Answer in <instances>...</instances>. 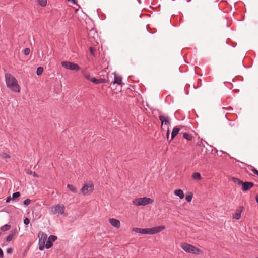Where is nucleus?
Masks as SVG:
<instances>
[{"label":"nucleus","mask_w":258,"mask_h":258,"mask_svg":"<svg viewBox=\"0 0 258 258\" xmlns=\"http://www.w3.org/2000/svg\"><path fill=\"white\" fill-rule=\"evenodd\" d=\"M174 194L179 197L180 199H183L184 197L183 191L181 189H177L174 191Z\"/></svg>","instance_id":"nucleus-14"},{"label":"nucleus","mask_w":258,"mask_h":258,"mask_svg":"<svg viewBox=\"0 0 258 258\" xmlns=\"http://www.w3.org/2000/svg\"><path fill=\"white\" fill-rule=\"evenodd\" d=\"M180 246L186 252L196 254H202L203 253L201 249L196 247L192 245L188 244L187 243H181Z\"/></svg>","instance_id":"nucleus-2"},{"label":"nucleus","mask_w":258,"mask_h":258,"mask_svg":"<svg viewBox=\"0 0 258 258\" xmlns=\"http://www.w3.org/2000/svg\"><path fill=\"white\" fill-rule=\"evenodd\" d=\"M192 196H193V195L192 193L191 192H189L188 193V195H186V196H185V199L188 201V202H190L192 200Z\"/></svg>","instance_id":"nucleus-23"},{"label":"nucleus","mask_w":258,"mask_h":258,"mask_svg":"<svg viewBox=\"0 0 258 258\" xmlns=\"http://www.w3.org/2000/svg\"><path fill=\"white\" fill-rule=\"evenodd\" d=\"M241 211H236L234 214H233V218L236 220L239 219L241 217Z\"/></svg>","instance_id":"nucleus-15"},{"label":"nucleus","mask_w":258,"mask_h":258,"mask_svg":"<svg viewBox=\"0 0 258 258\" xmlns=\"http://www.w3.org/2000/svg\"><path fill=\"white\" fill-rule=\"evenodd\" d=\"M37 2L42 7H44L47 4V0H37Z\"/></svg>","instance_id":"nucleus-22"},{"label":"nucleus","mask_w":258,"mask_h":258,"mask_svg":"<svg viewBox=\"0 0 258 258\" xmlns=\"http://www.w3.org/2000/svg\"><path fill=\"white\" fill-rule=\"evenodd\" d=\"M192 177L194 179L197 180H201V174L199 172H196L194 173L192 175Z\"/></svg>","instance_id":"nucleus-19"},{"label":"nucleus","mask_w":258,"mask_h":258,"mask_svg":"<svg viewBox=\"0 0 258 258\" xmlns=\"http://www.w3.org/2000/svg\"><path fill=\"white\" fill-rule=\"evenodd\" d=\"M43 68L42 67H39L37 68V70H36V74L38 75V76H40L41 75L43 72Z\"/></svg>","instance_id":"nucleus-20"},{"label":"nucleus","mask_w":258,"mask_h":258,"mask_svg":"<svg viewBox=\"0 0 258 258\" xmlns=\"http://www.w3.org/2000/svg\"><path fill=\"white\" fill-rule=\"evenodd\" d=\"M67 187L73 193H76L77 191V188L72 184H68Z\"/></svg>","instance_id":"nucleus-17"},{"label":"nucleus","mask_w":258,"mask_h":258,"mask_svg":"<svg viewBox=\"0 0 258 258\" xmlns=\"http://www.w3.org/2000/svg\"><path fill=\"white\" fill-rule=\"evenodd\" d=\"M255 199H256V202L258 203V195H257L256 196V198H255Z\"/></svg>","instance_id":"nucleus-43"},{"label":"nucleus","mask_w":258,"mask_h":258,"mask_svg":"<svg viewBox=\"0 0 258 258\" xmlns=\"http://www.w3.org/2000/svg\"><path fill=\"white\" fill-rule=\"evenodd\" d=\"M61 65L64 68L72 71H78L80 68L78 64L67 61H62Z\"/></svg>","instance_id":"nucleus-5"},{"label":"nucleus","mask_w":258,"mask_h":258,"mask_svg":"<svg viewBox=\"0 0 258 258\" xmlns=\"http://www.w3.org/2000/svg\"><path fill=\"white\" fill-rule=\"evenodd\" d=\"M39 242L45 243L47 239V235L43 232L38 233Z\"/></svg>","instance_id":"nucleus-10"},{"label":"nucleus","mask_w":258,"mask_h":258,"mask_svg":"<svg viewBox=\"0 0 258 258\" xmlns=\"http://www.w3.org/2000/svg\"><path fill=\"white\" fill-rule=\"evenodd\" d=\"M180 131L179 128L177 126H175L173 128L172 132L171 133V140H172L174 138V137L177 135Z\"/></svg>","instance_id":"nucleus-13"},{"label":"nucleus","mask_w":258,"mask_h":258,"mask_svg":"<svg viewBox=\"0 0 258 258\" xmlns=\"http://www.w3.org/2000/svg\"><path fill=\"white\" fill-rule=\"evenodd\" d=\"M94 185L92 182L85 183L82 187L81 191L83 195H86L89 192L92 191Z\"/></svg>","instance_id":"nucleus-6"},{"label":"nucleus","mask_w":258,"mask_h":258,"mask_svg":"<svg viewBox=\"0 0 258 258\" xmlns=\"http://www.w3.org/2000/svg\"><path fill=\"white\" fill-rule=\"evenodd\" d=\"M142 229L139 228H134L133 229V231H134L136 233H142Z\"/></svg>","instance_id":"nucleus-31"},{"label":"nucleus","mask_w":258,"mask_h":258,"mask_svg":"<svg viewBox=\"0 0 258 258\" xmlns=\"http://www.w3.org/2000/svg\"><path fill=\"white\" fill-rule=\"evenodd\" d=\"M2 157L3 158H10V156L6 153H3Z\"/></svg>","instance_id":"nucleus-35"},{"label":"nucleus","mask_w":258,"mask_h":258,"mask_svg":"<svg viewBox=\"0 0 258 258\" xmlns=\"http://www.w3.org/2000/svg\"><path fill=\"white\" fill-rule=\"evenodd\" d=\"M169 130H168V131H167V136H168H168H169Z\"/></svg>","instance_id":"nucleus-44"},{"label":"nucleus","mask_w":258,"mask_h":258,"mask_svg":"<svg viewBox=\"0 0 258 258\" xmlns=\"http://www.w3.org/2000/svg\"><path fill=\"white\" fill-rule=\"evenodd\" d=\"M159 118L162 125L163 123L167 125L170 124V118L168 116L160 115Z\"/></svg>","instance_id":"nucleus-8"},{"label":"nucleus","mask_w":258,"mask_h":258,"mask_svg":"<svg viewBox=\"0 0 258 258\" xmlns=\"http://www.w3.org/2000/svg\"><path fill=\"white\" fill-rule=\"evenodd\" d=\"M89 51L91 55H94V50L92 47H89Z\"/></svg>","instance_id":"nucleus-36"},{"label":"nucleus","mask_w":258,"mask_h":258,"mask_svg":"<svg viewBox=\"0 0 258 258\" xmlns=\"http://www.w3.org/2000/svg\"><path fill=\"white\" fill-rule=\"evenodd\" d=\"M30 222L29 219L28 218H26L24 220V223L25 225H28Z\"/></svg>","instance_id":"nucleus-37"},{"label":"nucleus","mask_w":258,"mask_h":258,"mask_svg":"<svg viewBox=\"0 0 258 258\" xmlns=\"http://www.w3.org/2000/svg\"><path fill=\"white\" fill-rule=\"evenodd\" d=\"M248 168L251 170L255 174L258 176V170L255 169L253 166L251 165L248 166Z\"/></svg>","instance_id":"nucleus-26"},{"label":"nucleus","mask_w":258,"mask_h":258,"mask_svg":"<svg viewBox=\"0 0 258 258\" xmlns=\"http://www.w3.org/2000/svg\"><path fill=\"white\" fill-rule=\"evenodd\" d=\"M30 203L31 200L29 199H27L24 201L23 204L25 206H28L30 204Z\"/></svg>","instance_id":"nucleus-32"},{"label":"nucleus","mask_w":258,"mask_h":258,"mask_svg":"<svg viewBox=\"0 0 258 258\" xmlns=\"http://www.w3.org/2000/svg\"><path fill=\"white\" fill-rule=\"evenodd\" d=\"M30 49L28 48H26L24 49V54L25 55H28L30 53Z\"/></svg>","instance_id":"nucleus-34"},{"label":"nucleus","mask_w":258,"mask_h":258,"mask_svg":"<svg viewBox=\"0 0 258 258\" xmlns=\"http://www.w3.org/2000/svg\"><path fill=\"white\" fill-rule=\"evenodd\" d=\"M242 185V189L243 191H247L252 187L254 185L253 183L251 182H242L241 183Z\"/></svg>","instance_id":"nucleus-9"},{"label":"nucleus","mask_w":258,"mask_h":258,"mask_svg":"<svg viewBox=\"0 0 258 258\" xmlns=\"http://www.w3.org/2000/svg\"><path fill=\"white\" fill-rule=\"evenodd\" d=\"M20 196V193L19 192H15L12 194V199H15Z\"/></svg>","instance_id":"nucleus-27"},{"label":"nucleus","mask_w":258,"mask_h":258,"mask_svg":"<svg viewBox=\"0 0 258 258\" xmlns=\"http://www.w3.org/2000/svg\"><path fill=\"white\" fill-rule=\"evenodd\" d=\"M11 228V226L10 225L6 224L4 226L1 228V230L3 231H6L9 230Z\"/></svg>","instance_id":"nucleus-24"},{"label":"nucleus","mask_w":258,"mask_h":258,"mask_svg":"<svg viewBox=\"0 0 258 258\" xmlns=\"http://www.w3.org/2000/svg\"><path fill=\"white\" fill-rule=\"evenodd\" d=\"M109 221L113 226L117 228L120 227V223L119 220L114 218H110Z\"/></svg>","instance_id":"nucleus-11"},{"label":"nucleus","mask_w":258,"mask_h":258,"mask_svg":"<svg viewBox=\"0 0 258 258\" xmlns=\"http://www.w3.org/2000/svg\"><path fill=\"white\" fill-rule=\"evenodd\" d=\"M82 73H83V76L85 77V79H86L88 80H90L91 81V79H92V77H91L90 75L89 74L84 72Z\"/></svg>","instance_id":"nucleus-25"},{"label":"nucleus","mask_w":258,"mask_h":258,"mask_svg":"<svg viewBox=\"0 0 258 258\" xmlns=\"http://www.w3.org/2000/svg\"><path fill=\"white\" fill-rule=\"evenodd\" d=\"M68 1H71L72 3L75 4L76 3V0H68Z\"/></svg>","instance_id":"nucleus-41"},{"label":"nucleus","mask_w":258,"mask_h":258,"mask_svg":"<svg viewBox=\"0 0 258 258\" xmlns=\"http://www.w3.org/2000/svg\"><path fill=\"white\" fill-rule=\"evenodd\" d=\"M57 239V237L54 235H51L49 237L46 242L45 247L47 249L50 248L52 245V242Z\"/></svg>","instance_id":"nucleus-7"},{"label":"nucleus","mask_w":258,"mask_h":258,"mask_svg":"<svg viewBox=\"0 0 258 258\" xmlns=\"http://www.w3.org/2000/svg\"><path fill=\"white\" fill-rule=\"evenodd\" d=\"M3 257V250L0 248V257Z\"/></svg>","instance_id":"nucleus-40"},{"label":"nucleus","mask_w":258,"mask_h":258,"mask_svg":"<svg viewBox=\"0 0 258 258\" xmlns=\"http://www.w3.org/2000/svg\"><path fill=\"white\" fill-rule=\"evenodd\" d=\"M165 228L164 226H159L151 228L142 229V234L152 235L162 231Z\"/></svg>","instance_id":"nucleus-3"},{"label":"nucleus","mask_w":258,"mask_h":258,"mask_svg":"<svg viewBox=\"0 0 258 258\" xmlns=\"http://www.w3.org/2000/svg\"><path fill=\"white\" fill-rule=\"evenodd\" d=\"M91 82L96 84H99L101 83H105L107 82V81L104 78L96 79L95 78H92Z\"/></svg>","instance_id":"nucleus-12"},{"label":"nucleus","mask_w":258,"mask_h":258,"mask_svg":"<svg viewBox=\"0 0 258 258\" xmlns=\"http://www.w3.org/2000/svg\"><path fill=\"white\" fill-rule=\"evenodd\" d=\"M15 234L14 233H13V234H10L9 236H7V237L6 238V241H11L13 239V237H14V236Z\"/></svg>","instance_id":"nucleus-28"},{"label":"nucleus","mask_w":258,"mask_h":258,"mask_svg":"<svg viewBox=\"0 0 258 258\" xmlns=\"http://www.w3.org/2000/svg\"><path fill=\"white\" fill-rule=\"evenodd\" d=\"M12 251H13V249L11 248H8L7 249V252L9 254H11L12 253Z\"/></svg>","instance_id":"nucleus-38"},{"label":"nucleus","mask_w":258,"mask_h":258,"mask_svg":"<svg viewBox=\"0 0 258 258\" xmlns=\"http://www.w3.org/2000/svg\"><path fill=\"white\" fill-rule=\"evenodd\" d=\"M5 82L7 87L14 92H19L20 88L17 80L10 73H6L5 75Z\"/></svg>","instance_id":"nucleus-1"},{"label":"nucleus","mask_w":258,"mask_h":258,"mask_svg":"<svg viewBox=\"0 0 258 258\" xmlns=\"http://www.w3.org/2000/svg\"><path fill=\"white\" fill-rule=\"evenodd\" d=\"M45 243L39 242V249L40 250H43L45 247Z\"/></svg>","instance_id":"nucleus-30"},{"label":"nucleus","mask_w":258,"mask_h":258,"mask_svg":"<svg viewBox=\"0 0 258 258\" xmlns=\"http://www.w3.org/2000/svg\"><path fill=\"white\" fill-rule=\"evenodd\" d=\"M30 174H32L33 176L35 177H38V175L35 172H33V173L31 172Z\"/></svg>","instance_id":"nucleus-39"},{"label":"nucleus","mask_w":258,"mask_h":258,"mask_svg":"<svg viewBox=\"0 0 258 258\" xmlns=\"http://www.w3.org/2000/svg\"><path fill=\"white\" fill-rule=\"evenodd\" d=\"M64 208V206H63V207H61L59 205H56V206L54 207V210H63Z\"/></svg>","instance_id":"nucleus-33"},{"label":"nucleus","mask_w":258,"mask_h":258,"mask_svg":"<svg viewBox=\"0 0 258 258\" xmlns=\"http://www.w3.org/2000/svg\"><path fill=\"white\" fill-rule=\"evenodd\" d=\"M183 137L184 138L187 139L188 141L191 140L192 138V136L191 134H190L187 133H184L183 135Z\"/></svg>","instance_id":"nucleus-18"},{"label":"nucleus","mask_w":258,"mask_h":258,"mask_svg":"<svg viewBox=\"0 0 258 258\" xmlns=\"http://www.w3.org/2000/svg\"><path fill=\"white\" fill-rule=\"evenodd\" d=\"M153 200L147 197L137 198L133 201V204L136 206H144L152 203Z\"/></svg>","instance_id":"nucleus-4"},{"label":"nucleus","mask_w":258,"mask_h":258,"mask_svg":"<svg viewBox=\"0 0 258 258\" xmlns=\"http://www.w3.org/2000/svg\"><path fill=\"white\" fill-rule=\"evenodd\" d=\"M232 180L235 183H237L238 185H241L243 182L241 180H240V179H239L238 178H237L235 177L232 178Z\"/></svg>","instance_id":"nucleus-21"},{"label":"nucleus","mask_w":258,"mask_h":258,"mask_svg":"<svg viewBox=\"0 0 258 258\" xmlns=\"http://www.w3.org/2000/svg\"><path fill=\"white\" fill-rule=\"evenodd\" d=\"M64 214V211H53V214L57 215H63Z\"/></svg>","instance_id":"nucleus-29"},{"label":"nucleus","mask_w":258,"mask_h":258,"mask_svg":"<svg viewBox=\"0 0 258 258\" xmlns=\"http://www.w3.org/2000/svg\"><path fill=\"white\" fill-rule=\"evenodd\" d=\"M11 199H12V198H7V199L6 200V202H7V203L9 202Z\"/></svg>","instance_id":"nucleus-42"},{"label":"nucleus","mask_w":258,"mask_h":258,"mask_svg":"<svg viewBox=\"0 0 258 258\" xmlns=\"http://www.w3.org/2000/svg\"><path fill=\"white\" fill-rule=\"evenodd\" d=\"M122 82V78L120 76L117 77L115 76L114 77V81L113 82V84H121Z\"/></svg>","instance_id":"nucleus-16"}]
</instances>
